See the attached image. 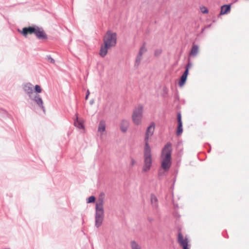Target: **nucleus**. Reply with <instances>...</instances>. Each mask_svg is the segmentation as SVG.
<instances>
[{"instance_id":"f257e3e1","label":"nucleus","mask_w":249,"mask_h":249,"mask_svg":"<svg viewBox=\"0 0 249 249\" xmlns=\"http://www.w3.org/2000/svg\"><path fill=\"white\" fill-rule=\"evenodd\" d=\"M117 34L110 30L107 32L103 37V44L101 45L99 54L102 57L105 56L108 50L116 46L117 43Z\"/></svg>"},{"instance_id":"f03ea898","label":"nucleus","mask_w":249,"mask_h":249,"mask_svg":"<svg viewBox=\"0 0 249 249\" xmlns=\"http://www.w3.org/2000/svg\"><path fill=\"white\" fill-rule=\"evenodd\" d=\"M171 145L167 144L163 148L161 155V167L165 171L169 170L171 165Z\"/></svg>"},{"instance_id":"7ed1b4c3","label":"nucleus","mask_w":249,"mask_h":249,"mask_svg":"<svg viewBox=\"0 0 249 249\" xmlns=\"http://www.w3.org/2000/svg\"><path fill=\"white\" fill-rule=\"evenodd\" d=\"M104 197L102 196H100L96 201V215H95V220H96V226L97 227L100 226L102 223L103 219H104Z\"/></svg>"},{"instance_id":"20e7f679","label":"nucleus","mask_w":249,"mask_h":249,"mask_svg":"<svg viewBox=\"0 0 249 249\" xmlns=\"http://www.w3.org/2000/svg\"><path fill=\"white\" fill-rule=\"evenodd\" d=\"M23 35L26 36L28 34H34L39 39H47V36L42 28L38 27H29L23 28Z\"/></svg>"},{"instance_id":"39448f33","label":"nucleus","mask_w":249,"mask_h":249,"mask_svg":"<svg viewBox=\"0 0 249 249\" xmlns=\"http://www.w3.org/2000/svg\"><path fill=\"white\" fill-rule=\"evenodd\" d=\"M144 164L142 171L147 172L149 171L152 164V158L150 146H144L143 150Z\"/></svg>"},{"instance_id":"423d86ee","label":"nucleus","mask_w":249,"mask_h":249,"mask_svg":"<svg viewBox=\"0 0 249 249\" xmlns=\"http://www.w3.org/2000/svg\"><path fill=\"white\" fill-rule=\"evenodd\" d=\"M143 107L142 106H138L133 110L132 119L133 123L139 125L142 124V118L143 116Z\"/></svg>"},{"instance_id":"0eeeda50","label":"nucleus","mask_w":249,"mask_h":249,"mask_svg":"<svg viewBox=\"0 0 249 249\" xmlns=\"http://www.w3.org/2000/svg\"><path fill=\"white\" fill-rule=\"evenodd\" d=\"M155 125L154 123H152L147 128L144 136V146H150L149 141L154 134Z\"/></svg>"},{"instance_id":"6e6552de","label":"nucleus","mask_w":249,"mask_h":249,"mask_svg":"<svg viewBox=\"0 0 249 249\" xmlns=\"http://www.w3.org/2000/svg\"><path fill=\"white\" fill-rule=\"evenodd\" d=\"M177 240L178 244L183 249H189L188 248V239L186 237H184L180 231L178 232Z\"/></svg>"},{"instance_id":"1a4fd4ad","label":"nucleus","mask_w":249,"mask_h":249,"mask_svg":"<svg viewBox=\"0 0 249 249\" xmlns=\"http://www.w3.org/2000/svg\"><path fill=\"white\" fill-rule=\"evenodd\" d=\"M178 126L177 130V135L178 136H179L183 131L182 129V123L181 121V116L180 113L178 114Z\"/></svg>"},{"instance_id":"9d476101","label":"nucleus","mask_w":249,"mask_h":249,"mask_svg":"<svg viewBox=\"0 0 249 249\" xmlns=\"http://www.w3.org/2000/svg\"><path fill=\"white\" fill-rule=\"evenodd\" d=\"M188 74V68L186 69L183 74L181 76L180 81L178 83V85L180 87H182L185 83Z\"/></svg>"},{"instance_id":"9b49d317","label":"nucleus","mask_w":249,"mask_h":249,"mask_svg":"<svg viewBox=\"0 0 249 249\" xmlns=\"http://www.w3.org/2000/svg\"><path fill=\"white\" fill-rule=\"evenodd\" d=\"M129 126V122L128 121L123 120L121 121L120 124V129L123 132H126Z\"/></svg>"},{"instance_id":"f8f14e48","label":"nucleus","mask_w":249,"mask_h":249,"mask_svg":"<svg viewBox=\"0 0 249 249\" xmlns=\"http://www.w3.org/2000/svg\"><path fill=\"white\" fill-rule=\"evenodd\" d=\"M106 124L104 121H101L99 123L98 128V131L103 134L104 132L106 130Z\"/></svg>"},{"instance_id":"ddd939ff","label":"nucleus","mask_w":249,"mask_h":249,"mask_svg":"<svg viewBox=\"0 0 249 249\" xmlns=\"http://www.w3.org/2000/svg\"><path fill=\"white\" fill-rule=\"evenodd\" d=\"M230 5H224L221 7L220 15H225L230 11Z\"/></svg>"},{"instance_id":"4468645a","label":"nucleus","mask_w":249,"mask_h":249,"mask_svg":"<svg viewBox=\"0 0 249 249\" xmlns=\"http://www.w3.org/2000/svg\"><path fill=\"white\" fill-rule=\"evenodd\" d=\"M198 51H199L198 46L194 44L193 45L192 49L191 50L190 55L191 56H195L197 54Z\"/></svg>"},{"instance_id":"2eb2a0df","label":"nucleus","mask_w":249,"mask_h":249,"mask_svg":"<svg viewBox=\"0 0 249 249\" xmlns=\"http://www.w3.org/2000/svg\"><path fill=\"white\" fill-rule=\"evenodd\" d=\"M146 51V49L144 46H142L139 52V55L136 59V62L139 63L141 60V57L143 53Z\"/></svg>"},{"instance_id":"dca6fc26","label":"nucleus","mask_w":249,"mask_h":249,"mask_svg":"<svg viewBox=\"0 0 249 249\" xmlns=\"http://www.w3.org/2000/svg\"><path fill=\"white\" fill-rule=\"evenodd\" d=\"M33 85L31 84H27L24 87V90L29 94L32 93L33 91Z\"/></svg>"},{"instance_id":"f3484780","label":"nucleus","mask_w":249,"mask_h":249,"mask_svg":"<svg viewBox=\"0 0 249 249\" xmlns=\"http://www.w3.org/2000/svg\"><path fill=\"white\" fill-rule=\"evenodd\" d=\"M35 101L36 103L42 108H44V107L43 106V101L42 99L39 97V96H36L35 97Z\"/></svg>"},{"instance_id":"a211bd4d","label":"nucleus","mask_w":249,"mask_h":249,"mask_svg":"<svg viewBox=\"0 0 249 249\" xmlns=\"http://www.w3.org/2000/svg\"><path fill=\"white\" fill-rule=\"evenodd\" d=\"M130 245L132 249H141L140 246L134 241L131 242Z\"/></svg>"},{"instance_id":"6ab92c4d","label":"nucleus","mask_w":249,"mask_h":249,"mask_svg":"<svg viewBox=\"0 0 249 249\" xmlns=\"http://www.w3.org/2000/svg\"><path fill=\"white\" fill-rule=\"evenodd\" d=\"M74 125L79 128H82L83 127L82 123L78 120L77 117L76 118V121L74 122Z\"/></svg>"},{"instance_id":"aec40b11","label":"nucleus","mask_w":249,"mask_h":249,"mask_svg":"<svg viewBox=\"0 0 249 249\" xmlns=\"http://www.w3.org/2000/svg\"><path fill=\"white\" fill-rule=\"evenodd\" d=\"M200 10L201 12L203 14H208L209 12L207 8V7L205 6H201L200 7Z\"/></svg>"},{"instance_id":"412c9836","label":"nucleus","mask_w":249,"mask_h":249,"mask_svg":"<svg viewBox=\"0 0 249 249\" xmlns=\"http://www.w3.org/2000/svg\"><path fill=\"white\" fill-rule=\"evenodd\" d=\"M151 202L153 204H156L157 201H158V199L156 197V196L154 195H151Z\"/></svg>"},{"instance_id":"4be33fe9","label":"nucleus","mask_w":249,"mask_h":249,"mask_svg":"<svg viewBox=\"0 0 249 249\" xmlns=\"http://www.w3.org/2000/svg\"><path fill=\"white\" fill-rule=\"evenodd\" d=\"M95 198L94 196H89L88 198V203H92V202H94L95 201Z\"/></svg>"},{"instance_id":"5701e85b","label":"nucleus","mask_w":249,"mask_h":249,"mask_svg":"<svg viewBox=\"0 0 249 249\" xmlns=\"http://www.w3.org/2000/svg\"><path fill=\"white\" fill-rule=\"evenodd\" d=\"M35 90L38 93H40L42 91L41 88L39 85H36L35 86Z\"/></svg>"},{"instance_id":"b1692460","label":"nucleus","mask_w":249,"mask_h":249,"mask_svg":"<svg viewBox=\"0 0 249 249\" xmlns=\"http://www.w3.org/2000/svg\"><path fill=\"white\" fill-rule=\"evenodd\" d=\"M161 53V50H160V49L157 50L155 52V54L156 56H158V55H160Z\"/></svg>"},{"instance_id":"393cba45","label":"nucleus","mask_w":249,"mask_h":249,"mask_svg":"<svg viewBox=\"0 0 249 249\" xmlns=\"http://www.w3.org/2000/svg\"><path fill=\"white\" fill-rule=\"evenodd\" d=\"M136 163V161L135 160L132 158L131 159V160H130V164L131 166H133L134 165H135V164Z\"/></svg>"},{"instance_id":"a878e982","label":"nucleus","mask_w":249,"mask_h":249,"mask_svg":"<svg viewBox=\"0 0 249 249\" xmlns=\"http://www.w3.org/2000/svg\"><path fill=\"white\" fill-rule=\"evenodd\" d=\"M89 90H88L87 92V95H86V97H85V99L86 100H88L89 96Z\"/></svg>"},{"instance_id":"bb28decb","label":"nucleus","mask_w":249,"mask_h":249,"mask_svg":"<svg viewBox=\"0 0 249 249\" xmlns=\"http://www.w3.org/2000/svg\"><path fill=\"white\" fill-rule=\"evenodd\" d=\"M192 65L190 63H188V65L186 66V69L188 68V72L189 71V69L190 68H191Z\"/></svg>"},{"instance_id":"cd10ccee","label":"nucleus","mask_w":249,"mask_h":249,"mask_svg":"<svg viewBox=\"0 0 249 249\" xmlns=\"http://www.w3.org/2000/svg\"><path fill=\"white\" fill-rule=\"evenodd\" d=\"M51 62H52V63H54V60L53 59L51 58Z\"/></svg>"}]
</instances>
